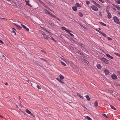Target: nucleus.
<instances>
[{
  "mask_svg": "<svg viewBox=\"0 0 120 120\" xmlns=\"http://www.w3.org/2000/svg\"><path fill=\"white\" fill-rule=\"evenodd\" d=\"M113 18L114 22L117 24H119V20L117 17L114 16L113 17Z\"/></svg>",
  "mask_w": 120,
  "mask_h": 120,
  "instance_id": "nucleus-1",
  "label": "nucleus"
},
{
  "mask_svg": "<svg viewBox=\"0 0 120 120\" xmlns=\"http://www.w3.org/2000/svg\"><path fill=\"white\" fill-rule=\"evenodd\" d=\"M101 60L102 61H103L106 64H108V62L107 61V60L104 57H103L101 58Z\"/></svg>",
  "mask_w": 120,
  "mask_h": 120,
  "instance_id": "nucleus-2",
  "label": "nucleus"
},
{
  "mask_svg": "<svg viewBox=\"0 0 120 120\" xmlns=\"http://www.w3.org/2000/svg\"><path fill=\"white\" fill-rule=\"evenodd\" d=\"M91 8L94 11H96L98 10V9L97 7L94 5H92L91 6Z\"/></svg>",
  "mask_w": 120,
  "mask_h": 120,
  "instance_id": "nucleus-3",
  "label": "nucleus"
},
{
  "mask_svg": "<svg viewBox=\"0 0 120 120\" xmlns=\"http://www.w3.org/2000/svg\"><path fill=\"white\" fill-rule=\"evenodd\" d=\"M112 78L114 79H116L117 78V76L115 74L112 75L111 76Z\"/></svg>",
  "mask_w": 120,
  "mask_h": 120,
  "instance_id": "nucleus-4",
  "label": "nucleus"
},
{
  "mask_svg": "<svg viewBox=\"0 0 120 120\" xmlns=\"http://www.w3.org/2000/svg\"><path fill=\"white\" fill-rule=\"evenodd\" d=\"M44 10L45 13L47 14H49L51 15V14H52V13L50 12L46 9H45Z\"/></svg>",
  "mask_w": 120,
  "mask_h": 120,
  "instance_id": "nucleus-5",
  "label": "nucleus"
},
{
  "mask_svg": "<svg viewBox=\"0 0 120 120\" xmlns=\"http://www.w3.org/2000/svg\"><path fill=\"white\" fill-rule=\"evenodd\" d=\"M104 72L105 74L107 75H108L109 74V72L108 70L105 69L104 71Z\"/></svg>",
  "mask_w": 120,
  "mask_h": 120,
  "instance_id": "nucleus-6",
  "label": "nucleus"
},
{
  "mask_svg": "<svg viewBox=\"0 0 120 120\" xmlns=\"http://www.w3.org/2000/svg\"><path fill=\"white\" fill-rule=\"evenodd\" d=\"M62 29L63 30H65L66 31L67 33L68 32H69L68 31H70V30L68 29H67L65 27H61Z\"/></svg>",
  "mask_w": 120,
  "mask_h": 120,
  "instance_id": "nucleus-7",
  "label": "nucleus"
},
{
  "mask_svg": "<svg viewBox=\"0 0 120 120\" xmlns=\"http://www.w3.org/2000/svg\"><path fill=\"white\" fill-rule=\"evenodd\" d=\"M13 24L15 25V26L18 29H21L22 28V27L16 24L15 23H14Z\"/></svg>",
  "mask_w": 120,
  "mask_h": 120,
  "instance_id": "nucleus-8",
  "label": "nucleus"
},
{
  "mask_svg": "<svg viewBox=\"0 0 120 120\" xmlns=\"http://www.w3.org/2000/svg\"><path fill=\"white\" fill-rule=\"evenodd\" d=\"M25 1L26 2V5L28 6H29L30 7H32L31 5L30 4H29L28 3L29 2L28 1H26V0H25Z\"/></svg>",
  "mask_w": 120,
  "mask_h": 120,
  "instance_id": "nucleus-9",
  "label": "nucleus"
},
{
  "mask_svg": "<svg viewBox=\"0 0 120 120\" xmlns=\"http://www.w3.org/2000/svg\"><path fill=\"white\" fill-rule=\"evenodd\" d=\"M112 15L110 13H108L107 17L109 19H110L112 17Z\"/></svg>",
  "mask_w": 120,
  "mask_h": 120,
  "instance_id": "nucleus-10",
  "label": "nucleus"
},
{
  "mask_svg": "<svg viewBox=\"0 0 120 120\" xmlns=\"http://www.w3.org/2000/svg\"><path fill=\"white\" fill-rule=\"evenodd\" d=\"M34 86H36L37 87L38 89H41V88L40 86L38 85L36 83H34Z\"/></svg>",
  "mask_w": 120,
  "mask_h": 120,
  "instance_id": "nucleus-11",
  "label": "nucleus"
},
{
  "mask_svg": "<svg viewBox=\"0 0 120 120\" xmlns=\"http://www.w3.org/2000/svg\"><path fill=\"white\" fill-rule=\"evenodd\" d=\"M59 77L60 79L61 80H62L63 79H64V76L61 74H60L59 75Z\"/></svg>",
  "mask_w": 120,
  "mask_h": 120,
  "instance_id": "nucleus-12",
  "label": "nucleus"
},
{
  "mask_svg": "<svg viewBox=\"0 0 120 120\" xmlns=\"http://www.w3.org/2000/svg\"><path fill=\"white\" fill-rule=\"evenodd\" d=\"M106 56L108 57L109 58L111 59H113V58L112 57L110 56L109 54H106Z\"/></svg>",
  "mask_w": 120,
  "mask_h": 120,
  "instance_id": "nucleus-13",
  "label": "nucleus"
},
{
  "mask_svg": "<svg viewBox=\"0 0 120 120\" xmlns=\"http://www.w3.org/2000/svg\"><path fill=\"white\" fill-rule=\"evenodd\" d=\"M94 3L98 7H99L100 8H101V6L99 5V4H97V3H96L95 2H94V1H93Z\"/></svg>",
  "mask_w": 120,
  "mask_h": 120,
  "instance_id": "nucleus-14",
  "label": "nucleus"
},
{
  "mask_svg": "<svg viewBox=\"0 0 120 120\" xmlns=\"http://www.w3.org/2000/svg\"><path fill=\"white\" fill-rule=\"evenodd\" d=\"M73 10L75 11L77 10V8L76 7H73L72 8Z\"/></svg>",
  "mask_w": 120,
  "mask_h": 120,
  "instance_id": "nucleus-15",
  "label": "nucleus"
},
{
  "mask_svg": "<svg viewBox=\"0 0 120 120\" xmlns=\"http://www.w3.org/2000/svg\"><path fill=\"white\" fill-rule=\"evenodd\" d=\"M49 36H47L45 34H44V35L43 36L44 38L46 39H47V38H49Z\"/></svg>",
  "mask_w": 120,
  "mask_h": 120,
  "instance_id": "nucleus-16",
  "label": "nucleus"
},
{
  "mask_svg": "<svg viewBox=\"0 0 120 120\" xmlns=\"http://www.w3.org/2000/svg\"><path fill=\"white\" fill-rule=\"evenodd\" d=\"M68 31L69 32H68L67 33L69 34L72 37L74 36V35L70 33V32H71V31L70 30V31Z\"/></svg>",
  "mask_w": 120,
  "mask_h": 120,
  "instance_id": "nucleus-17",
  "label": "nucleus"
},
{
  "mask_svg": "<svg viewBox=\"0 0 120 120\" xmlns=\"http://www.w3.org/2000/svg\"><path fill=\"white\" fill-rule=\"evenodd\" d=\"M94 105L96 106H98V102L97 101H95L94 102Z\"/></svg>",
  "mask_w": 120,
  "mask_h": 120,
  "instance_id": "nucleus-18",
  "label": "nucleus"
},
{
  "mask_svg": "<svg viewBox=\"0 0 120 120\" xmlns=\"http://www.w3.org/2000/svg\"><path fill=\"white\" fill-rule=\"evenodd\" d=\"M86 98L87 99L88 101H90V98L89 97V96L88 95H86Z\"/></svg>",
  "mask_w": 120,
  "mask_h": 120,
  "instance_id": "nucleus-19",
  "label": "nucleus"
},
{
  "mask_svg": "<svg viewBox=\"0 0 120 120\" xmlns=\"http://www.w3.org/2000/svg\"><path fill=\"white\" fill-rule=\"evenodd\" d=\"M76 6L77 7H81V6L80 4L78 3H77L75 4Z\"/></svg>",
  "mask_w": 120,
  "mask_h": 120,
  "instance_id": "nucleus-20",
  "label": "nucleus"
},
{
  "mask_svg": "<svg viewBox=\"0 0 120 120\" xmlns=\"http://www.w3.org/2000/svg\"><path fill=\"white\" fill-rule=\"evenodd\" d=\"M49 36V38H50L51 40H53L55 42L56 41L53 38V37H52V36Z\"/></svg>",
  "mask_w": 120,
  "mask_h": 120,
  "instance_id": "nucleus-21",
  "label": "nucleus"
},
{
  "mask_svg": "<svg viewBox=\"0 0 120 120\" xmlns=\"http://www.w3.org/2000/svg\"><path fill=\"white\" fill-rule=\"evenodd\" d=\"M25 111L27 113H28L29 114H30L31 113V112L30 111H29V110L27 109H26L25 110Z\"/></svg>",
  "mask_w": 120,
  "mask_h": 120,
  "instance_id": "nucleus-22",
  "label": "nucleus"
},
{
  "mask_svg": "<svg viewBox=\"0 0 120 120\" xmlns=\"http://www.w3.org/2000/svg\"><path fill=\"white\" fill-rule=\"evenodd\" d=\"M12 29H13V31H12L15 34V35L16 34V33L15 32V31H16L15 29L14 28H12Z\"/></svg>",
  "mask_w": 120,
  "mask_h": 120,
  "instance_id": "nucleus-23",
  "label": "nucleus"
},
{
  "mask_svg": "<svg viewBox=\"0 0 120 120\" xmlns=\"http://www.w3.org/2000/svg\"><path fill=\"white\" fill-rule=\"evenodd\" d=\"M85 118L86 119H87L88 120H92V119L90 117L88 116H86V117Z\"/></svg>",
  "mask_w": 120,
  "mask_h": 120,
  "instance_id": "nucleus-24",
  "label": "nucleus"
},
{
  "mask_svg": "<svg viewBox=\"0 0 120 120\" xmlns=\"http://www.w3.org/2000/svg\"><path fill=\"white\" fill-rule=\"evenodd\" d=\"M78 15L81 17H82L83 16L82 14L80 12H79L78 13Z\"/></svg>",
  "mask_w": 120,
  "mask_h": 120,
  "instance_id": "nucleus-25",
  "label": "nucleus"
},
{
  "mask_svg": "<svg viewBox=\"0 0 120 120\" xmlns=\"http://www.w3.org/2000/svg\"><path fill=\"white\" fill-rule=\"evenodd\" d=\"M43 30L47 32L50 35L51 34V33L49 31H48L46 29H43Z\"/></svg>",
  "mask_w": 120,
  "mask_h": 120,
  "instance_id": "nucleus-26",
  "label": "nucleus"
},
{
  "mask_svg": "<svg viewBox=\"0 0 120 120\" xmlns=\"http://www.w3.org/2000/svg\"><path fill=\"white\" fill-rule=\"evenodd\" d=\"M99 23H100L101 25H103L104 26H106V24L102 22H99Z\"/></svg>",
  "mask_w": 120,
  "mask_h": 120,
  "instance_id": "nucleus-27",
  "label": "nucleus"
},
{
  "mask_svg": "<svg viewBox=\"0 0 120 120\" xmlns=\"http://www.w3.org/2000/svg\"><path fill=\"white\" fill-rule=\"evenodd\" d=\"M110 107H111V108L112 109H113L114 110H116V108L113 106L112 105H110Z\"/></svg>",
  "mask_w": 120,
  "mask_h": 120,
  "instance_id": "nucleus-28",
  "label": "nucleus"
},
{
  "mask_svg": "<svg viewBox=\"0 0 120 120\" xmlns=\"http://www.w3.org/2000/svg\"><path fill=\"white\" fill-rule=\"evenodd\" d=\"M97 68L99 69H100L101 68V66L100 64H98L97 65Z\"/></svg>",
  "mask_w": 120,
  "mask_h": 120,
  "instance_id": "nucleus-29",
  "label": "nucleus"
},
{
  "mask_svg": "<svg viewBox=\"0 0 120 120\" xmlns=\"http://www.w3.org/2000/svg\"><path fill=\"white\" fill-rule=\"evenodd\" d=\"M2 58L4 60H6V58L5 57V56L4 55H2Z\"/></svg>",
  "mask_w": 120,
  "mask_h": 120,
  "instance_id": "nucleus-30",
  "label": "nucleus"
},
{
  "mask_svg": "<svg viewBox=\"0 0 120 120\" xmlns=\"http://www.w3.org/2000/svg\"><path fill=\"white\" fill-rule=\"evenodd\" d=\"M77 95H79V97L80 98H81L82 99H83L84 98L82 96L80 95L79 94H77Z\"/></svg>",
  "mask_w": 120,
  "mask_h": 120,
  "instance_id": "nucleus-31",
  "label": "nucleus"
},
{
  "mask_svg": "<svg viewBox=\"0 0 120 120\" xmlns=\"http://www.w3.org/2000/svg\"><path fill=\"white\" fill-rule=\"evenodd\" d=\"M86 4L88 5L90 3V2L88 0H86Z\"/></svg>",
  "mask_w": 120,
  "mask_h": 120,
  "instance_id": "nucleus-32",
  "label": "nucleus"
},
{
  "mask_svg": "<svg viewBox=\"0 0 120 120\" xmlns=\"http://www.w3.org/2000/svg\"><path fill=\"white\" fill-rule=\"evenodd\" d=\"M57 79L58 80V81L59 82H60L61 83H62L63 84H64V82H63L62 81H61V80H60L59 79H58V78H57Z\"/></svg>",
  "mask_w": 120,
  "mask_h": 120,
  "instance_id": "nucleus-33",
  "label": "nucleus"
},
{
  "mask_svg": "<svg viewBox=\"0 0 120 120\" xmlns=\"http://www.w3.org/2000/svg\"><path fill=\"white\" fill-rule=\"evenodd\" d=\"M116 1L117 3L120 4V0H116Z\"/></svg>",
  "mask_w": 120,
  "mask_h": 120,
  "instance_id": "nucleus-34",
  "label": "nucleus"
},
{
  "mask_svg": "<svg viewBox=\"0 0 120 120\" xmlns=\"http://www.w3.org/2000/svg\"><path fill=\"white\" fill-rule=\"evenodd\" d=\"M114 54L117 56H119V57H120V54L116 53H115Z\"/></svg>",
  "mask_w": 120,
  "mask_h": 120,
  "instance_id": "nucleus-35",
  "label": "nucleus"
},
{
  "mask_svg": "<svg viewBox=\"0 0 120 120\" xmlns=\"http://www.w3.org/2000/svg\"><path fill=\"white\" fill-rule=\"evenodd\" d=\"M60 62L61 63V64L63 65L64 66H66V64H65L63 62H62V61H61Z\"/></svg>",
  "mask_w": 120,
  "mask_h": 120,
  "instance_id": "nucleus-36",
  "label": "nucleus"
},
{
  "mask_svg": "<svg viewBox=\"0 0 120 120\" xmlns=\"http://www.w3.org/2000/svg\"><path fill=\"white\" fill-rule=\"evenodd\" d=\"M102 115L103 116L105 117L106 118H108V117L106 115H105V114L104 113H103L102 114Z\"/></svg>",
  "mask_w": 120,
  "mask_h": 120,
  "instance_id": "nucleus-37",
  "label": "nucleus"
},
{
  "mask_svg": "<svg viewBox=\"0 0 120 120\" xmlns=\"http://www.w3.org/2000/svg\"><path fill=\"white\" fill-rule=\"evenodd\" d=\"M78 52L81 55H83L82 53V52H81L80 51H79V50L78 51Z\"/></svg>",
  "mask_w": 120,
  "mask_h": 120,
  "instance_id": "nucleus-38",
  "label": "nucleus"
},
{
  "mask_svg": "<svg viewBox=\"0 0 120 120\" xmlns=\"http://www.w3.org/2000/svg\"><path fill=\"white\" fill-rule=\"evenodd\" d=\"M42 4L46 8H48V7L47 6H46V5L44 4L43 3V2H42Z\"/></svg>",
  "mask_w": 120,
  "mask_h": 120,
  "instance_id": "nucleus-39",
  "label": "nucleus"
},
{
  "mask_svg": "<svg viewBox=\"0 0 120 120\" xmlns=\"http://www.w3.org/2000/svg\"><path fill=\"white\" fill-rule=\"evenodd\" d=\"M51 15L54 18H55L56 16L55 15H53L52 13V14H51Z\"/></svg>",
  "mask_w": 120,
  "mask_h": 120,
  "instance_id": "nucleus-40",
  "label": "nucleus"
},
{
  "mask_svg": "<svg viewBox=\"0 0 120 120\" xmlns=\"http://www.w3.org/2000/svg\"><path fill=\"white\" fill-rule=\"evenodd\" d=\"M83 61L84 62L86 63L87 64H88V61L85 60H84Z\"/></svg>",
  "mask_w": 120,
  "mask_h": 120,
  "instance_id": "nucleus-41",
  "label": "nucleus"
},
{
  "mask_svg": "<svg viewBox=\"0 0 120 120\" xmlns=\"http://www.w3.org/2000/svg\"><path fill=\"white\" fill-rule=\"evenodd\" d=\"M24 29H25L27 31H29V29L28 28L26 27Z\"/></svg>",
  "mask_w": 120,
  "mask_h": 120,
  "instance_id": "nucleus-42",
  "label": "nucleus"
},
{
  "mask_svg": "<svg viewBox=\"0 0 120 120\" xmlns=\"http://www.w3.org/2000/svg\"><path fill=\"white\" fill-rule=\"evenodd\" d=\"M108 92L111 94H112V93L113 91L112 90H108Z\"/></svg>",
  "mask_w": 120,
  "mask_h": 120,
  "instance_id": "nucleus-43",
  "label": "nucleus"
},
{
  "mask_svg": "<svg viewBox=\"0 0 120 120\" xmlns=\"http://www.w3.org/2000/svg\"><path fill=\"white\" fill-rule=\"evenodd\" d=\"M21 25L24 29L26 27L25 25H22V24H21Z\"/></svg>",
  "mask_w": 120,
  "mask_h": 120,
  "instance_id": "nucleus-44",
  "label": "nucleus"
},
{
  "mask_svg": "<svg viewBox=\"0 0 120 120\" xmlns=\"http://www.w3.org/2000/svg\"><path fill=\"white\" fill-rule=\"evenodd\" d=\"M101 11H100L99 13V16H102V14H101Z\"/></svg>",
  "mask_w": 120,
  "mask_h": 120,
  "instance_id": "nucleus-45",
  "label": "nucleus"
},
{
  "mask_svg": "<svg viewBox=\"0 0 120 120\" xmlns=\"http://www.w3.org/2000/svg\"><path fill=\"white\" fill-rule=\"evenodd\" d=\"M107 39L108 40L110 41L111 40H112V38H111L109 37H108Z\"/></svg>",
  "mask_w": 120,
  "mask_h": 120,
  "instance_id": "nucleus-46",
  "label": "nucleus"
},
{
  "mask_svg": "<svg viewBox=\"0 0 120 120\" xmlns=\"http://www.w3.org/2000/svg\"><path fill=\"white\" fill-rule=\"evenodd\" d=\"M101 34H102V35L105 37H106V35L105 34L103 33V32H102V33Z\"/></svg>",
  "mask_w": 120,
  "mask_h": 120,
  "instance_id": "nucleus-47",
  "label": "nucleus"
},
{
  "mask_svg": "<svg viewBox=\"0 0 120 120\" xmlns=\"http://www.w3.org/2000/svg\"><path fill=\"white\" fill-rule=\"evenodd\" d=\"M48 9L49 11H50L52 12H53V11L52 10L50 9L48 7V8H47Z\"/></svg>",
  "mask_w": 120,
  "mask_h": 120,
  "instance_id": "nucleus-48",
  "label": "nucleus"
},
{
  "mask_svg": "<svg viewBox=\"0 0 120 120\" xmlns=\"http://www.w3.org/2000/svg\"><path fill=\"white\" fill-rule=\"evenodd\" d=\"M96 30L98 31L99 33H100V34H101L102 33V32L98 30Z\"/></svg>",
  "mask_w": 120,
  "mask_h": 120,
  "instance_id": "nucleus-49",
  "label": "nucleus"
},
{
  "mask_svg": "<svg viewBox=\"0 0 120 120\" xmlns=\"http://www.w3.org/2000/svg\"><path fill=\"white\" fill-rule=\"evenodd\" d=\"M116 8L118 10H120V8L119 7L117 6V7H116Z\"/></svg>",
  "mask_w": 120,
  "mask_h": 120,
  "instance_id": "nucleus-50",
  "label": "nucleus"
},
{
  "mask_svg": "<svg viewBox=\"0 0 120 120\" xmlns=\"http://www.w3.org/2000/svg\"><path fill=\"white\" fill-rule=\"evenodd\" d=\"M56 19H57L59 21L60 20V19L59 18L57 17L56 16V17L55 18Z\"/></svg>",
  "mask_w": 120,
  "mask_h": 120,
  "instance_id": "nucleus-51",
  "label": "nucleus"
},
{
  "mask_svg": "<svg viewBox=\"0 0 120 120\" xmlns=\"http://www.w3.org/2000/svg\"><path fill=\"white\" fill-rule=\"evenodd\" d=\"M56 19H57L59 21L60 20V19L59 18L57 17L56 16V17L55 18Z\"/></svg>",
  "mask_w": 120,
  "mask_h": 120,
  "instance_id": "nucleus-52",
  "label": "nucleus"
},
{
  "mask_svg": "<svg viewBox=\"0 0 120 120\" xmlns=\"http://www.w3.org/2000/svg\"><path fill=\"white\" fill-rule=\"evenodd\" d=\"M31 116H33V117H35V116L33 114L31 113L30 114Z\"/></svg>",
  "mask_w": 120,
  "mask_h": 120,
  "instance_id": "nucleus-53",
  "label": "nucleus"
},
{
  "mask_svg": "<svg viewBox=\"0 0 120 120\" xmlns=\"http://www.w3.org/2000/svg\"><path fill=\"white\" fill-rule=\"evenodd\" d=\"M100 52L101 53H102L103 52H104L103 51L101 50V49H100Z\"/></svg>",
  "mask_w": 120,
  "mask_h": 120,
  "instance_id": "nucleus-54",
  "label": "nucleus"
},
{
  "mask_svg": "<svg viewBox=\"0 0 120 120\" xmlns=\"http://www.w3.org/2000/svg\"><path fill=\"white\" fill-rule=\"evenodd\" d=\"M41 34L43 35V36L44 35V34H45L42 31V32Z\"/></svg>",
  "mask_w": 120,
  "mask_h": 120,
  "instance_id": "nucleus-55",
  "label": "nucleus"
},
{
  "mask_svg": "<svg viewBox=\"0 0 120 120\" xmlns=\"http://www.w3.org/2000/svg\"><path fill=\"white\" fill-rule=\"evenodd\" d=\"M41 51L43 53H46L43 50H41Z\"/></svg>",
  "mask_w": 120,
  "mask_h": 120,
  "instance_id": "nucleus-56",
  "label": "nucleus"
},
{
  "mask_svg": "<svg viewBox=\"0 0 120 120\" xmlns=\"http://www.w3.org/2000/svg\"><path fill=\"white\" fill-rule=\"evenodd\" d=\"M0 42L1 43L3 44H4L3 42L0 39Z\"/></svg>",
  "mask_w": 120,
  "mask_h": 120,
  "instance_id": "nucleus-57",
  "label": "nucleus"
},
{
  "mask_svg": "<svg viewBox=\"0 0 120 120\" xmlns=\"http://www.w3.org/2000/svg\"><path fill=\"white\" fill-rule=\"evenodd\" d=\"M40 59H41L42 60H43L45 61H46V60H45V59H44L43 58H41Z\"/></svg>",
  "mask_w": 120,
  "mask_h": 120,
  "instance_id": "nucleus-58",
  "label": "nucleus"
},
{
  "mask_svg": "<svg viewBox=\"0 0 120 120\" xmlns=\"http://www.w3.org/2000/svg\"><path fill=\"white\" fill-rule=\"evenodd\" d=\"M99 0L102 3H104V1L102 0Z\"/></svg>",
  "mask_w": 120,
  "mask_h": 120,
  "instance_id": "nucleus-59",
  "label": "nucleus"
},
{
  "mask_svg": "<svg viewBox=\"0 0 120 120\" xmlns=\"http://www.w3.org/2000/svg\"><path fill=\"white\" fill-rule=\"evenodd\" d=\"M82 106L84 109H87V108H86L84 106L82 105Z\"/></svg>",
  "mask_w": 120,
  "mask_h": 120,
  "instance_id": "nucleus-60",
  "label": "nucleus"
},
{
  "mask_svg": "<svg viewBox=\"0 0 120 120\" xmlns=\"http://www.w3.org/2000/svg\"><path fill=\"white\" fill-rule=\"evenodd\" d=\"M81 46H82V47H84L85 46L83 44H81Z\"/></svg>",
  "mask_w": 120,
  "mask_h": 120,
  "instance_id": "nucleus-61",
  "label": "nucleus"
},
{
  "mask_svg": "<svg viewBox=\"0 0 120 120\" xmlns=\"http://www.w3.org/2000/svg\"><path fill=\"white\" fill-rule=\"evenodd\" d=\"M114 7H115L116 8V7H117V6L116 5H115V4H112Z\"/></svg>",
  "mask_w": 120,
  "mask_h": 120,
  "instance_id": "nucleus-62",
  "label": "nucleus"
},
{
  "mask_svg": "<svg viewBox=\"0 0 120 120\" xmlns=\"http://www.w3.org/2000/svg\"><path fill=\"white\" fill-rule=\"evenodd\" d=\"M118 73L120 75V71H117Z\"/></svg>",
  "mask_w": 120,
  "mask_h": 120,
  "instance_id": "nucleus-63",
  "label": "nucleus"
},
{
  "mask_svg": "<svg viewBox=\"0 0 120 120\" xmlns=\"http://www.w3.org/2000/svg\"><path fill=\"white\" fill-rule=\"evenodd\" d=\"M117 99L119 101H120V99H119L118 98H117Z\"/></svg>",
  "mask_w": 120,
  "mask_h": 120,
  "instance_id": "nucleus-64",
  "label": "nucleus"
}]
</instances>
